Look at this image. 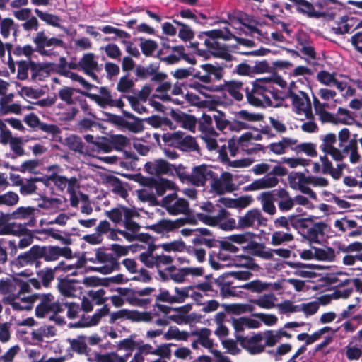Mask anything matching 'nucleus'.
Masks as SVG:
<instances>
[{
  "mask_svg": "<svg viewBox=\"0 0 362 362\" xmlns=\"http://www.w3.org/2000/svg\"><path fill=\"white\" fill-rule=\"evenodd\" d=\"M276 95L273 81L269 78L256 79L250 90H246L247 102L255 107H269L272 105L271 96Z\"/></svg>",
  "mask_w": 362,
  "mask_h": 362,
  "instance_id": "1",
  "label": "nucleus"
},
{
  "mask_svg": "<svg viewBox=\"0 0 362 362\" xmlns=\"http://www.w3.org/2000/svg\"><path fill=\"white\" fill-rule=\"evenodd\" d=\"M207 38L204 40V45L209 49L210 52L215 57L224 59L226 60H232V55L224 45L218 42V38H222L225 40H229L234 37V35L228 28L218 30H213L205 33Z\"/></svg>",
  "mask_w": 362,
  "mask_h": 362,
  "instance_id": "2",
  "label": "nucleus"
},
{
  "mask_svg": "<svg viewBox=\"0 0 362 362\" xmlns=\"http://www.w3.org/2000/svg\"><path fill=\"white\" fill-rule=\"evenodd\" d=\"M298 83L292 82L288 91V98L291 102L293 112L299 117H308L312 115V105L307 92L299 88Z\"/></svg>",
  "mask_w": 362,
  "mask_h": 362,
  "instance_id": "3",
  "label": "nucleus"
},
{
  "mask_svg": "<svg viewBox=\"0 0 362 362\" xmlns=\"http://www.w3.org/2000/svg\"><path fill=\"white\" fill-rule=\"evenodd\" d=\"M91 263L98 264L95 270L102 274H107L116 269L119 264L112 253L108 252L104 247H99L95 250L93 257L87 258Z\"/></svg>",
  "mask_w": 362,
  "mask_h": 362,
  "instance_id": "4",
  "label": "nucleus"
},
{
  "mask_svg": "<svg viewBox=\"0 0 362 362\" xmlns=\"http://www.w3.org/2000/svg\"><path fill=\"white\" fill-rule=\"evenodd\" d=\"M28 288L29 284H24L22 286L21 291H18L14 296L3 297L2 301L5 304L11 305L14 310H30L33 307L35 298L34 296L25 295L21 291L22 290H28Z\"/></svg>",
  "mask_w": 362,
  "mask_h": 362,
  "instance_id": "5",
  "label": "nucleus"
},
{
  "mask_svg": "<svg viewBox=\"0 0 362 362\" xmlns=\"http://www.w3.org/2000/svg\"><path fill=\"white\" fill-rule=\"evenodd\" d=\"M163 141L168 146H174L182 151L195 150L197 147L195 139L184 132L177 131L174 133H165L162 135Z\"/></svg>",
  "mask_w": 362,
  "mask_h": 362,
  "instance_id": "6",
  "label": "nucleus"
},
{
  "mask_svg": "<svg viewBox=\"0 0 362 362\" xmlns=\"http://www.w3.org/2000/svg\"><path fill=\"white\" fill-rule=\"evenodd\" d=\"M228 212L224 209H220L218 214L214 216H210L202 214H198L199 219L207 225L213 226H218L223 230L238 229V222L236 223L235 219L233 218H228Z\"/></svg>",
  "mask_w": 362,
  "mask_h": 362,
  "instance_id": "7",
  "label": "nucleus"
},
{
  "mask_svg": "<svg viewBox=\"0 0 362 362\" xmlns=\"http://www.w3.org/2000/svg\"><path fill=\"white\" fill-rule=\"evenodd\" d=\"M287 174V170L281 165H271L270 175L253 181L249 186L250 190L256 191L275 187L279 183L276 176H284Z\"/></svg>",
  "mask_w": 362,
  "mask_h": 362,
  "instance_id": "8",
  "label": "nucleus"
},
{
  "mask_svg": "<svg viewBox=\"0 0 362 362\" xmlns=\"http://www.w3.org/2000/svg\"><path fill=\"white\" fill-rule=\"evenodd\" d=\"M177 173L182 181L187 180L197 187L204 186L207 180L213 177L214 174L211 168L206 165L194 167L190 175H185L178 171Z\"/></svg>",
  "mask_w": 362,
  "mask_h": 362,
  "instance_id": "9",
  "label": "nucleus"
},
{
  "mask_svg": "<svg viewBox=\"0 0 362 362\" xmlns=\"http://www.w3.org/2000/svg\"><path fill=\"white\" fill-rule=\"evenodd\" d=\"M161 206L166 209L169 214L176 216L187 214L189 212V204L187 200L179 197L176 193H172L164 197Z\"/></svg>",
  "mask_w": 362,
  "mask_h": 362,
  "instance_id": "10",
  "label": "nucleus"
},
{
  "mask_svg": "<svg viewBox=\"0 0 362 362\" xmlns=\"http://www.w3.org/2000/svg\"><path fill=\"white\" fill-rule=\"evenodd\" d=\"M62 310V305L55 299L52 294H42L40 297V303L35 308V315L38 318H43L49 314H57Z\"/></svg>",
  "mask_w": 362,
  "mask_h": 362,
  "instance_id": "11",
  "label": "nucleus"
},
{
  "mask_svg": "<svg viewBox=\"0 0 362 362\" xmlns=\"http://www.w3.org/2000/svg\"><path fill=\"white\" fill-rule=\"evenodd\" d=\"M37 252L36 246L33 245L29 250L18 255L9 263L11 271L22 276H28L25 272H17V271L23 267L33 265L36 259H39Z\"/></svg>",
  "mask_w": 362,
  "mask_h": 362,
  "instance_id": "12",
  "label": "nucleus"
},
{
  "mask_svg": "<svg viewBox=\"0 0 362 362\" xmlns=\"http://www.w3.org/2000/svg\"><path fill=\"white\" fill-rule=\"evenodd\" d=\"M267 223V219L258 209H250L238 218V229L257 228L259 226H265Z\"/></svg>",
  "mask_w": 362,
  "mask_h": 362,
  "instance_id": "13",
  "label": "nucleus"
},
{
  "mask_svg": "<svg viewBox=\"0 0 362 362\" xmlns=\"http://www.w3.org/2000/svg\"><path fill=\"white\" fill-rule=\"evenodd\" d=\"M337 136L334 133H328L323 136L322 143L320 146V150L325 154H329L332 158L339 162L346 156V149L340 150L335 147Z\"/></svg>",
  "mask_w": 362,
  "mask_h": 362,
  "instance_id": "14",
  "label": "nucleus"
},
{
  "mask_svg": "<svg viewBox=\"0 0 362 362\" xmlns=\"http://www.w3.org/2000/svg\"><path fill=\"white\" fill-rule=\"evenodd\" d=\"M309 176L303 173H291L288 176V182L290 187L294 190L307 194L313 199H317V194L308 186Z\"/></svg>",
  "mask_w": 362,
  "mask_h": 362,
  "instance_id": "15",
  "label": "nucleus"
},
{
  "mask_svg": "<svg viewBox=\"0 0 362 362\" xmlns=\"http://www.w3.org/2000/svg\"><path fill=\"white\" fill-rule=\"evenodd\" d=\"M243 349H245L250 354L262 353L264 348V336L262 333H257L252 336H238L236 337Z\"/></svg>",
  "mask_w": 362,
  "mask_h": 362,
  "instance_id": "16",
  "label": "nucleus"
},
{
  "mask_svg": "<svg viewBox=\"0 0 362 362\" xmlns=\"http://www.w3.org/2000/svg\"><path fill=\"white\" fill-rule=\"evenodd\" d=\"M211 180V188L217 194L231 192L235 189L233 175L230 173L223 172L219 177H214V174Z\"/></svg>",
  "mask_w": 362,
  "mask_h": 362,
  "instance_id": "17",
  "label": "nucleus"
},
{
  "mask_svg": "<svg viewBox=\"0 0 362 362\" xmlns=\"http://www.w3.org/2000/svg\"><path fill=\"white\" fill-rule=\"evenodd\" d=\"M78 69L83 71L86 75L94 81H98L95 72L100 70V66L93 53L84 54L78 62Z\"/></svg>",
  "mask_w": 362,
  "mask_h": 362,
  "instance_id": "18",
  "label": "nucleus"
},
{
  "mask_svg": "<svg viewBox=\"0 0 362 362\" xmlns=\"http://www.w3.org/2000/svg\"><path fill=\"white\" fill-rule=\"evenodd\" d=\"M204 74H201L199 71L194 73L193 77L199 79L204 83H209L212 81V76L214 81H220L223 76V69L220 66L213 65L211 64H204L201 66Z\"/></svg>",
  "mask_w": 362,
  "mask_h": 362,
  "instance_id": "19",
  "label": "nucleus"
},
{
  "mask_svg": "<svg viewBox=\"0 0 362 362\" xmlns=\"http://www.w3.org/2000/svg\"><path fill=\"white\" fill-rule=\"evenodd\" d=\"M146 172L152 175H172L174 170L177 171L175 165L163 159H156L147 162L144 166Z\"/></svg>",
  "mask_w": 362,
  "mask_h": 362,
  "instance_id": "20",
  "label": "nucleus"
},
{
  "mask_svg": "<svg viewBox=\"0 0 362 362\" xmlns=\"http://www.w3.org/2000/svg\"><path fill=\"white\" fill-rule=\"evenodd\" d=\"M36 209L33 206H20L16 209L8 216L13 220H28L25 226L33 227L35 226L36 220L35 218Z\"/></svg>",
  "mask_w": 362,
  "mask_h": 362,
  "instance_id": "21",
  "label": "nucleus"
},
{
  "mask_svg": "<svg viewBox=\"0 0 362 362\" xmlns=\"http://www.w3.org/2000/svg\"><path fill=\"white\" fill-rule=\"evenodd\" d=\"M105 214L113 223L117 224L127 218H132L136 212L133 209L119 205L110 211H106Z\"/></svg>",
  "mask_w": 362,
  "mask_h": 362,
  "instance_id": "22",
  "label": "nucleus"
},
{
  "mask_svg": "<svg viewBox=\"0 0 362 362\" xmlns=\"http://www.w3.org/2000/svg\"><path fill=\"white\" fill-rule=\"evenodd\" d=\"M282 282H275L273 284L262 282L260 280H254L243 285L239 287L246 290H249L252 292L261 293L264 291L274 290L278 291L283 288Z\"/></svg>",
  "mask_w": 362,
  "mask_h": 362,
  "instance_id": "23",
  "label": "nucleus"
},
{
  "mask_svg": "<svg viewBox=\"0 0 362 362\" xmlns=\"http://www.w3.org/2000/svg\"><path fill=\"white\" fill-rule=\"evenodd\" d=\"M185 220L177 218L175 221L162 219L155 224L148 226V228L159 234H165L179 228L185 224Z\"/></svg>",
  "mask_w": 362,
  "mask_h": 362,
  "instance_id": "24",
  "label": "nucleus"
},
{
  "mask_svg": "<svg viewBox=\"0 0 362 362\" xmlns=\"http://www.w3.org/2000/svg\"><path fill=\"white\" fill-rule=\"evenodd\" d=\"M328 154L320 156V160L322 163V172L324 174H329L334 180H339L345 168L344 163H338L336 168L333 167L332 162L327 157Z\"/></svg>",
  "mask_w": 362,
  "mask_h": 362,
  "instance_id": "25",
  "label": "nucleus"
},
{
  "mask_svg": "<svg viewBox=\"0 0 362 362\" xmlns=\"http://www.w3.org/2000/svg\"><path fill=\"white\" fill-rule=\"evenodd\" d=\"M38 253L39 259L43 258L46 262H53L59 259V257L65 255L66 249L57 246H50L49 247L35 245Z\"/></svg>",
  "mask_w": 362,
  "mask_h": 362,
  "instance_id": "26",
  "label": "nucleus"
},
{
  "mask_svg": "<svg viewBox=\"0 0 362 362\" xmlns=\"http://www.w3.org/2000/svg\"><path fill=\"white\" fill-rule=\"evenodd\" d=\"M275 193L276 190L263 192L257 198L261 203L262 211L271 216H273L276 213V208L274 204Z\"/></svg>",
  "mask_w": 362,
  "mask_h": 362,
  "instance_id": "27",
  "label": "nucleus"
},
{
  "mask_svg": "<svg viewBox=\"0 0 362 362\" xmlns=\"http://www.w3.org/2000/svg\"><path fill=\"white\" fill-rule=\"evenodd\" d=\"M298 140L290 137H283L280 141L268 146V149L276 155L284 154L288 149H293Z\"/></svg>",
  "mask_w": 362,
  "mask_h": 362,
  "instance_id": "28",
  "label": "nucleus"
},
{
  "mask_svg": "<svg viewBox=\"0 0 362 362\" xmlns=\"http://www.w3.org/2000/svg\"><path fill=\"white\" fill-rule=\"evenodd\" d=\"M17 66V78L20 80L28 78L30 69L32 71V78L35 79L36 78V71L42 69L41 65L25 60L18 61Z\"/></svg>",
  "mask_w": 362,
  "mask_h": 362,
  "instance_id": "29",
  "label": "nucleus"
},
{
  "mask_svg": "<svg viewBox=\"0 0 362 362\" xmlns=\"http://www.w3.org/2000/svg\"><path fill=\"white\" fill-rule=\"evenodd\" d=\"M70 150L77 152L83 156H91L90 150L86 147L81 139L74 134H71L65 138L63 143Z\"/></svg>",
  "mask_w": 362,
  "mask_h": 362,
  "instance_id": "30",
  "label": "nucleus"
},
{
  "mask_svg": "<svg viewBox=\"0 0 362 362\" xmlns=\"http://www.w3.org/2000/svg\"><path fill=\"white\" fill-rule=\"evenodd\" d=\"M276 196L278 198V207L281 211H288L294 206L293 198L289 192L284 188L276 190Z\"/></svg>",
  "mask_w": 362,
  "mask_h": 362,
  "instance_id": "31",
  "label": "nucleus"
},
{
  "mask_svg": "<svg viewBox=\"0 0 362 362\" xmlns=\"http://www.w3.org/2000/svg\"><path fill=\"white\" fill-rule=\"evenodd\" d=\"M110 312L109 308L107 305H104L103 308L99 309L97 312L94 313V315L91 317H88L87 319L83 318L79 322L75 323L72 325L73 327H90L94 326L99 323L101 318L105 315H107Z\"/></svg>",
  "mask_w": 362,
  "mask_h": 362,
  "instance_id": "32",
  "label": "nucleus"
},
{
  "mask_svg": "<svg viewBox=\"0 0 362 362\" xmlns=\"http://www.w3.org/2000/svg\"><path fill=\"white\" fill-rule=\"evenodd\" d=\"M11 218L8 216V214H0V235H21L25 233L26 229L23 227L21 224H18V226L20 228V230L16 232L13 230L16 223H9L5 225L6 222Z\"/></svg>",
  "mask_w": 362,
  "mask_h": 362,
  "instance_id": "33",
  "label": "nucleus"
},
{
  "mask_svg": "<svg viewBox=\"0 0 362 362\" xmlns=\"http://www.w3.org/2000/svg\"><path fill=\"white\" fill-rule=\"evenodd\" d=\"M173 117L182 128L195 132L197 121L194 116L180 112L173 113Z\"/></svg>",
  "mask_w": 362,
  "mask_h": 362,
  "instance_id": "34",
  "label": "nucleus"
},
{
  "mask_svg": "<svg viewBox=\"0 0 362 362\" xmlns=\"http://www.w3.org/2000/svg\"><path fill=\"white\" fill-rule=\"evenodd\" d=\"M196 234L192 242L195 245H204L209 248L214 246L215 240L213 238H208L211 235V232L207 228H200L195 231Z\"/></svg>",
  "mask_w": 362,
  "mask_h": 362,
  "instance_id": "35",
  "label": "nucleus"
},
{
  "mask_svg": "<svg viewBox=\"0 0 362 362\" xmlns=\"http://www.w3.org/2000/svg\"><path fill=\"white\" fill-rule=\"evenodd\" d=\"M85 95L103 108L110 106L112 95L110 91L105 87L100 88V94L86 93Z\"/></svg>",
  "mask_w": 362,
  "mask_h": 362,
  "instance_id": "36",
  "label": "nucleus"
},
{
  "mask_svg": "<svg viewBox=\"0 0 362 362\" xmlns=\"http://www.w3.org/2000/svg\"><path fill=\"white\" fill-rule=\"evenodd\" d=\"M224 89L237 101L243 99V83L239 81H225Z\"/></svg>",
  "mask_w": 362,
  "mask_h": 362,
  "instance_id": "37",
  "label": "nucleus"
},
{
  "mask_svg": "<svg viewBox=\"0 0 362 362\" xmlns=\"http://www.w3.org/2000/svg\"><path fill=\"white\" fill-rule=\"evenodd\" d=\"M211 334V332L208 328L197 329L191 332L189 334V335L195 336L197 337V341H199L200 345L211 351L214 344L213 341L210 339Z\"/></svg>",
  "mask_w": 362,
  "mask_h": 362,
  "instance_id": "38",
  "label": "nucleus"
},
{
  "mask_svg": "<svg viewBox=\"0 0 362 362\" xmlns=\"http://www.w3.org/2000/svg\"><path fill=\"white\" fill-rule=\"evenodd\" d=\"M56 335V329L52 326H43L31 332V339L38 342Z\"/></svg>",
  "mask_w": 362,
  "mask_h": 362,
  "instance_id": "39",
  "label": "nucleus"
},
{
  "mask_svg": "<svg viewBox=\"0 0 362 362\" xmlns=\"http://www.w3.org/2000/svg\"><path fill=\"white\" fill-rule=\"evenodd\" d=\"M255 237V234L251 232H245L239 234H233L229 235L227 239L231 243H234L238 245L247 244L246 246H244V249L251 250L250 247L251 243H255L253 241V238Z\"/></svg>",
  "mask_w": 362,
  "mask_h": 362,
  "instance_id": "40",
  "label": "nucleus"
},
{
  "mask_svg": "<svg viewBox=\"0 0 362 362\" xmlns=\"http://www.w3.org/2000/svg\"><path fill=\"white\" fill-rule=\"evenodd\" d=\"M76 280L60 279L58 282V289L59 292L66 297H74L76 295L77 288L76 286Z\"/></svg>",
  "mask_w": 362,
  "mask_h": 362,
  "instance_id": "41",
  "label": "nucleus"
},
{
  "mask_svg": "<svg viewBox=\"0 0 362 362\" xmlns=\"http://www.w3.org/2000/svg\"><path fill=\"white\" fill-rule=\"evenodd\" d=\"M294 240V235L289 230L286 232L277 230L272 233L271 236V244L273 246L285 245Z\"/></svg>",
  "mask_w": 362,
  "mask_h": 362,
  "instance_id": "42",
  "label": "nucleus"
},
{
  "mask_svg": "<svg viewBox=\"0 0 362 362\" xmlns=\"http://www.w3.org/2000/svg\"><path fill=\"white\" fill-rule=\"evenodd\" d=\"M327 225L324 222H317L307 229L306 238L313 243L318 242L320 235H323Z\"/></svg>",
  "mask_w": 362,
  "mask_h": 362,
  "instance_id": "43",
  "label": "nucleus"
},
{
  "mask_svg": "<svg viewBox=\"0 0 362 362\" xmlns=\"http://www.w3.org/2000/svg\"><path fill=\"white\" fill-rule=\"evenodd\" d=\"M245 136L246 133L242 134L238 138V145L239 148L247 152L248 154H251L262 150V146L260 144H255L252 139L247 138Z\"/></svg>",
  "mask_w": 362,
  "mask_h": 362,
  "instance_id": "44",
  "label": "nucleus"
},
{
  "mask_svg": "<svg viewBox=\"0 0 362 362\" xmlns=\"http://www.w3.org/2000/svg\"><path fill=\"white\" fill-rule=\"evenodd\" d=\"M232 265L253 271L258 270L259 269V266L255 262L254 259L247 255L237 256L233 260Z\"/></svg>",
  "mask_w": 362,
  "mask_h": 362,
  "instance_id": "45",
  "label": "nucleus"
},
{
  "mask_svg": "<svg viewBox=\"0 0 362 362\" xmlns=\"http://www.w3.org/2000/svg\"><path fill=\"white\" fill-rule=\"evenodd\" d=\"M156 245H150L148 250L139 255V260L147 267H156V254L154 253Z\"/></svg>",
  "mask_w": 362,
  "mask_h": 362,
  "instance_id": "46",
  "label": "nucleus"
},
{
  "mask_svg": "<svg viewBox=\"0 0 362 362\" xmlns=\"http://www.w3.org/2000/svg\"><path fill=\"white\" fill-rule=\"evenodd\" d=\"M250 247L251 250H252V254L255 256L259 257L266 260L272 259L274 257L273 249L265 250V247L262 244L255 242L251 243Z\"/></svg>",
  "mask_w": 362,
  "mask_h": 362,
  "instance_id": "47",
  "label": "nucleus"
},
{
  "mask_svg": "<svg viewBox=\"0 0 362 362\" xmlns=\"http://www.w3.org/2000/svg\"><path fill=\"white\" fill-rule=\"evenodd\" d=\"M47 37L44 31L37 32L33 37V41L36 45L37 52L42 55H51L53 52L45 49Z\"/></svg>",
  "mask_w": 362,
  "mask_h": 362,
  "instance_id": "48",
  "label": "nucleus"
},
{
  "mask_svg": "<svg viewBox=\"0 0 362 362\" xmlns=\"http://www.w3.org/2000/svg\"><path fill=\"white\" fill-rule=\"evenodd\" d=\"M16 291V283L13 279L6 278L0 280V293L3 297L14 296Z\"/></svg>",
  "mask_w": 362,
  "mask_h": 362,
  "instance_id": "49",
  "label": "nucleus"
},
{
  "mask_svg": "<svg viewBox=\"0 0 362 362\" xmlns=\"http://www.w3.org/2000/svg\"><path fill=\"white\" fill-rule=\"evenodd\" d=\"M189 337V333L185 331H180L177 327L171 326L168 331L163 334L165 340H182L186 341Z\"/></svg>",
  "mask_w": 362,
  "mask_h": 362,
  "instance_id": "50",
  "label": "nucleus"
},
{
  "mask_svg": "<svg viewBox=\"0 0 362 362\" xmlns=\"http://www.w3.org/2000/svg\"><path fill=\"white\" fill-rule=\"evenodd\" d=\"M235 117L238 118L242 122H245L247 124H250V122H260L264 118L262 114L251 112L245 110L237 112Z\"/></svg>",
  "mask_w": 362,
  "mask_h": 362,
  "instance_id": "51",
  "label": "nucleus"
},
{
  "mask_svg": "<svg viewBox=\"0 0 362 362\" xmlns=\"http://www.w3.org/2000/svg\"><path fill=\"white\" fill-rule=\"evenodd\" d=\"M288 264L291 268L296 269L293 272V274L296 276L306 279H311L315 276V274L313 272L306 269L310 267L309 264L296 262H288Z\"/></svg>",
  "mask_w": 362,
  "mask_h": 362,
  "instance_id": "52",
  "label": "nucleus"
},
{
  "mask_svg": "<svg viewBox=\"0 0 362 362\" xmlns=\"http://www.w3.org/2000/svg\"><path fill=\"white\" fill-rule=\"evenodd\" d=\"M315 259L332 262L335 258V252L331 247L317 248L315 247Z\"/></svg>",
  "mask_w": 362,
  "mask_h": 362,
  "instance_id": "53",
  "label": "nucleus"
},
{
  "mask_svg": "<svg viewBox=\"0 0 362 362\" xmlns=\"http://www.w3.org/2000/svg\"><path fill=\"white\" fill-rule=\"evenodd\" d=\"M12 47L11 44L10 43H4L0 40V59L5 62V57H6V53L8 52V60L7 64L8 66L10 69V71L12 73L15 72L16 68H15V63L14 61L12 59L11 56V49Z\"/></svg>",
  "mask_w": 362,
  "mask_h": 362,
  "instance_id": "54",
  "label": "nucleus"
},
{
  "mask_svg": "<svg viewBox=\"0 0 362 362\" xmlns=\"http://www.w3.org/2000/svg\"><path fill=\"white\" fill-rule=\"evenodd\" d=\"M57 271L55 267H46L37 272V276L41 280L42 285L45 287H48L51 281L54 280Z\"/></svg>",
  "mask_w": 362,
  "mask_h": 362,
  "instance_id": "55",
  "label": "nucleus"
},
{
  "mask_svg": "<svg viewBox=\"0 0 362 362\" xmlns=\"http://www.w3.org/2000/svg\"><path fill=\"white\" fill-rule=\"evenodd\" d=\"M276 298L274 294H267L253 300V303L264 309H271L275 306Z\"/></svg>",
  "mask_w": 362,
  "mask_h": 362,
  "instance_id": "56",
  "label": "nucleus"
},
{
  "mask_svg": "<svg viewBox=\"0 0 362 362\" xmlns=\"http://www.w3.org/2000/svg\"><path fill=\"white\" fill-rule=\"evenodd\" d=\"M334 226L339 231L346 233L349 230L356 228L357 227V223L354 220L344 217L340 219H336L334 223Z\"/></svg>",
  "mask_w": 362,
  "mask_h": 362,
  "instance_id": "57",
  "label": "nucleus"
},
{
  "mask_svg": "<svg viewBox=\"0 0 362 362\" xmlns=\"http://www.w3.org/2000/svg\"><path fill=\"white\" fill-rule=\"evenodd\" d=\"M124 115L126 117L133 119L132 122H127L125 127L131 132L134 133L141 132L144 129V126L141 119L134 117V115L129 112L124 111Z\"/></svg>",
  "mask_w": 362,
  "mask_h": 362,
  "instance_id": "58",
  "label": "nucleus"
},
{
  "mask_svg": "<svg viewBox=\"0 0 362 362\" xmlns=\"http://www.w3.org/2000/svg\"><path fill=\"white\" fill-rule=\"evenodd\" d=\"M220 295L222 298H226L229 297L239 296V293L237 291L238 286H232L228 282H221L218 284Z\"/></svg>",
  "mask_w": 362,
  "mask_h": 362,
  "instance_id": "59",
  "label": "nucleus"
},
{
  "mask_svg": "<svg viewBox=\"0 0 362 362\" xmlns=\"http://www.w3.org/2000/svg\"><path fill=\"white\" fill-rule=\"evenodd\" d=\"M34 11L42 21L50 25L59 27L60 18L59 16L47 12H43L38 8H35Z\"/></svg>",
  "mask_w": 362,
  "mask_h": 362,
  "instance_id": "60",
  "label": "nucleus"
},
{
  "mask_svg": "<svg viewBox=\"0 0 362 362\" xmlns=\"http://www.w3.org/2000/svg\"><path fill=\"white\" fill-rule=\"evenodd\" d=\"M218 135V134L216 131L215 135L214 133L212 132H205L201 134L200 138L204 142L208 150L214 151L218 148V144L216 140Z\"/></svg>",
  "mask_w": 362,
  "mask_h": 362,
  "instance_id": "61",
  "label": "nucleus"
},
{
  "mask_svg": "<svg viewBox=\"0 0 362 362\" xmlns=\"http://www.w3.org/2000/svg\"><path fill=\"white\" fill-rule=\"evenodd\" d=\"M185 48L182 46H176L172 47V54L168 56L161 57L160 59L168 64H174L181 59V55Z\"/></svg>",
  "mask_w": 362,
  "mask_h": 362,
  "instance_id": "62",
  "label": "nucleus"
},
{
  "mask_svg": "<svg viewBox=\"0 0 362 362\" xmlns=\"http://www.w3.org/2000/svg\"><path fill=\"white\" fill-rule=\"evenodd\" d=\"M152 314L150 312H139L128 310V320L132 322H148L152 320Z\"/></svg>",
  "mask_w": 362,
  "mask_h": 362,
  "instance_id": "63",
  "label": "nucleus"
},
{
  "mask_svg": "<svg viewBox=\"0 0 362 362\" xmlns=\"http://www.w3.org/2000/svg\"><path fill=\"white\" fill-rule=\"evenodd\" d=\"M19 196L13 191H8L4 194H0V205L6 206H16L19 202Z\"/></svg>",
  "mask_w": 362,
  "mask_h": 362,
  "instance_id": "64",
  "label": "nucleus"
}]
</instances>
